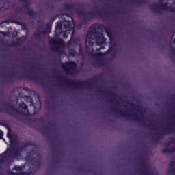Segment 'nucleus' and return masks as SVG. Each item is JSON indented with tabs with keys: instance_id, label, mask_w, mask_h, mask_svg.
<instances>
[{
	"instance_id": "3",
	"label": "nucleus",
	"mask_w": 175,
	"mask_h": 175,
	"mask_svg": "<svg viewBox=\"0 0 175 175\" xmlns=\"http://www.w3.org/2000/svg\"><path fill=\"white\" fill-rule=\"evenodd\" d=\"M72 55H75V53H72Z\"/></svg>"
},
{
	"instance_id": "2",
	"label": "nucleus",
	"mask_w": 175,
	"mask_h": 175,
	"mask_svg": "<svg viewBox=\"0 0 175 175\" xmlns=\"http://www.w3.org/2000/svg\"><path fill=\"white\" fill-rule=\"evenodd\" d=\"M19 107L23 110L24 114L28 115V107L25 104H24V103L20 104Z\"/></svg>"
},
{
	"instance_id": "1",
	"label": "nucleus",
	"mask_w": 175,
	"mask_h": 175,
	"mask_svg": "<svg viewBox=\"0 0 175 175\" xmlns=\"http://www.w3.org/2000/svg\"><path fill=\"white\" fill-rule=\"evenodd\" d=\"M91 36V34L88 33L86 36V47H88L89 46H94V43L91 42L92 39L90 38Z\"/></svg>"
}]
</instances>
